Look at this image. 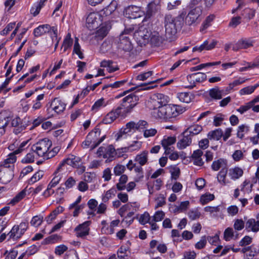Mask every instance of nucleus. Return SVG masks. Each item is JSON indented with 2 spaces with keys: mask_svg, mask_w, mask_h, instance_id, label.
Listing matches in <instances>:
<instances>
[{
  "mask_svg": "<svg viewBox=\"0 0 259 259\" xmlns=\"http://www.w3.org/2000/svg\"><path fill=\"white\" fill-rule=\"evenodd\" d=\"M184 23V17H165V38L158 33L150 35V41L154 46H159L164 39L168 42L174 41L178 30H181Z\"/></svg>",
  "mask_w": 259,
  "mask_h": 259,
  "instance_id": "f257e3e1",
  "label": "nucleus"
},
{
  "mask_svg": "<svg viewBox=\"0 0 259 259\" xmlns=\"http://www.w3.org/2000/svg\"><path fill=\"white\" fill-rule=\"evenodd\" d=\"M139 100V97L136 95V92L125 96L120 101L119 105L115 110H112L104 117L102 122L110 124L119 116H125L132 111L138 104Z\"/></svg>",
  "mask_w": 259,
  "mask_h": 259,
  "instance_id": "f03ea898",
  "label": "nucleus"
},
{
  "mask_svg": "<svg viewBox=\"0 0 259 259\" xmlns=\"http://www.w3.org/2000/svg\"><path fill=\"white\" fill-rule=\"evenodd\" d=\"M157 97L160 100L159 103L161 105L158 107V115L160 118L170 120L182 114L184 111V109L180 106L167 104V101L166 100L165 101H162V99H164L165 97H167L163 94H159Z\"/></svg>",
  "mask_w": 259,
  "mask_h": 259,
  "instance_id": "7ed1b4c3",
  "label": "nucleus"
},
{
  "mask_svg": "<svg viewBox=\"0 0 259 259\" xmlns=\"http://www.w3.org/2000/svg\"><path fill=\"white\" fill-rule=\"evenodd\" d=\"M52 141L47 138L40 140L32 145L31 150L38 156H44L52 146Z\"/></svg>",
  "mask_w": 259,
  "mask_h": 259,
  "instance_id": "20e7f679",
  "label": "nucleus"
},
{
  "mask_svg": "<svg viewBox=\"0 0 259 259\" xmlns=\"http://www.w3.org/2000/svg\"><path fill=\"white\" fill-rule=\"evenodd\" d=\"M151 33L146 28H141L134 33V37L137 43L141 46H145L148 42Z\"/></svg>",
  "mask_w": 259,
  "mask_h": 259,
  "instance_id": "39448f33",
  "label": "nucleus"
},
{
  "mask_svg": "<svg viewBox=\"0 0 259 259\" xmlns=\"http://www.w3.org/2000/svg\"><path fill=\"white\" fill-rule=\"evenodd\" d=\"M101 27L96 31L92 39L97 41L102 40L108 34L109 30L111 28V23L109 21H106L104 23H101L100 25Z\"/></svg>",
  "mask_w": 259,
  "mask_h": 259,
  "instance_id": "423d86ee",
  "label": "nucleus"
},
{
  "mask_svg": "<svg viewBox=\"0 0 259 259\" xmlns=\"http://www.w3.org/2000/svg\"><path fill=\"white\" fill-rule=\"evenodd\" d=\"M14 165H12V168H2L0 169V182L4 184L9 183L13 179L14 174Z\"/></svg>",
  "mask_w": 259,
  "mask_h": 259,
  "instance_id": "0eeeda50",
  "label": "nucleus"
},
{
  "mask_svg": "<svg viewBox=\"0 0 259 259\" xmlns=\"http://www.w3.org/2000/svg\"><path fill=\"white\" fill-rule=\"evenodd\" d=\"M253 42L254 41L250 38H242L236 43L232 45V50L234 51H238L241 49H246L252 47Z\"/></svg>",
  "mask_w": 259,
  "mask_h": 259,
  "instance_id": "6e6552de",
  "label": "nucleus"
},
{
  "mask_svg": "<svg viewBox=\"0 0 259 259\" xmlns=\"http://www.w3.org/2000/svg\"><path fill=\"white\" fill-rule=\"evenodd\" d=\"M90 224V221H86L78 225L74 229V231L76 232V236L77 237L84 238L87 235H88L90 231L89 226Z\"/></svg>",
  "mask_w": 259,
  "mask_h": 259,
  "instance_id": "1a4fd4ad",
  "label": "nucleus"
},
{
  "mask_svg": "<svg viewBox=\"0 0 259 259\" xmlns=\"http://www.w3.org/2000/svg\"><path fill=\"white\" fill-rule=\"evenodd\" d=\"M118 42L119 48L125 51H130L133 49V45L128 36L120 34Z\"/></svg>",
  "mask_w": 259,
  "mask_h": 259,
  "instance_id": "9d476101",
  "label": "nucleus"
},
{
  "mask_svg": "<svg viewBox=\"0 0 259 259\" xmlns=\"http://www.w3.org/2000/svg\"><path fill=\"white\" fill-rule=\"evenodd\" d=\"M11 125L14 127L13 133L18 135L24 130L27 124H24L19 117H17L13 119L11 121Z\"/></svg>",
  "mask_w": 259,
  "mask_h": 259,
  "instance_id": "9b49d317",
  "label": "nucleus"
},
{
  "mask_svg": "<svg viewBox=\"0 0 259 259\" xmlns=\"http://www.w3.org/2000/svg\"><path fill=\"white\" fill-rule=\"evenodd\" d=\"M181 138L177 143V147L180 149H183L189 146L192 142V137L190 136V134L186 135L185 131H184L181 135Z\"/></svg>",
  "mask_w": 259,
  "mask_h": 259,
  "instance_id": "f8f14e48",
  "label": "nucleus"
},
{
  "mask_svg": "<svg viewBox=\"0 0 259 259\" xmlns=\"http://www.w3.org/2000/svg\"><path fill=\"white\" fill-rule=\"evenodd\" d=\"M123 15H137V16H142L144 15L143 11H141V9L139 7L136 6L132 5L129 6L124 8L123 12Z\"/></svg>",
  "mask_w": 259,
  "mask_h": 259,
  "instance_id": "ddd939ff",
  "label": "nucleus"
},
{
  "mask_svg": "<svg viewBox=\"0 0 259 259\" xmlns=\"http://www.w3.org/2000/svg\"><path fill=\"white\" fill-rule=\"evenodd\" d=\"M101 17H86V26L90 30L97 28L101 25Z\"/></svg>",
  "mask_w": 259,
  "mask_h": 259,
  "instance_id": "4468645a",
  "label": "nucleus"
},
{
  "mask_svg": "<svg viewBox=\"0 0 259 259\" xmlns=\"http://www.w3.org/2000/svg\"><path fill=\"white\" fill-rule=\"evenodd\" d=\"M206 77L204 73L197 72L188 75L187 79L190 83L192 81H194V83L202 82L206 79Z\"/></svg>",
  "mask_w": 259,
  "mask_h": 259,
  "instance_id": "2eb2a0df",
  "label": "nucleus"
},
{
  "mask_svg": "<svg viewBox=\"0 0 259 259\" xmlns=\"http://www.w3.org/2000/svg\"><path fill=\"white\" fill-rule=\"evenodd\" d=\"M51 107H52L53 109L57 113H60L65 109L66 104L58 98H55L51 104Z\"/></svg>",
  "mask_w": 259,
  "mask_h": 259,
  "instance_id": "dca6fc26",
  "label": "nucleus"
},
{
  "mask_svg": "<svg viewBox=\"0 0 259 259\" xmlns=\"http://www.w3.org/2000/svg\"><path fill=\"white\" fill-rule=\"evenodd\" d=\"M51 30V27L49 24L41 25L35 28L33 34L35 37H38L42 36L46 33H49Z\"/></svg>",
  "mask_w": 259,
  "mask_h": 259,
  "instance_id": "f3484780",
  "label": "nucleus"
},
{
  "mask_svg": "<svg viewBox=\"0 0 259 259\" xmlns=\"http://www.w3.org/2000/svg\"><path fill=\"white\" fill-rule=\"evenodd\" d=\"M245 229L248 231L257 232L259 231V228L257 226L256 221L254 219H248L245 225Z\"/></svg>",
  "mask_w": 259,
  "mask_h": 259,
  "instance_id": "a211bd4d",
  "label": "nucleus"
},
{
  "mask_svg": "<svg viewBox=\"0 0 259 259\" xmlns=\"http://www.w3.org/2000/svg\"><path fill=\"white\" fill-rule=\"evenodd\" d=\"M241 251L245 254V259H252L255 254L258 253V251H256L253 246L244 247L242 249Z\"/></svg>",
  "mask_w": 259,
  "mask_h": 259,
  "instance_id": "6ab92c4d",
  "label": "nucleus"
},
{
  "mask_svg": "<svg viewBox=\"0 0 259 259\" xmlns=\"http://www.w3.org/2000/svg\"><path fill=\"white\" fill-rule=\"evenodd\" d=\"M224 91L220 90L218 87L212 88L209 90V96L214 100H220L222 98Z\"/></svg>",
  "mask_w": 259,
  "mask_h": 259,
  "instance_id": "aec40b11",
  "label": "nucleus"
},
{
  "mask_svg": "<svg viewBox=\"0 0 259 259\" xmlns=\"http://www.w3.org/2000/svg\"><path fill=\"white\" fill-rule=\"evenodd\" d=\"M227 161L226 159L223 158H220L217 160L213 161L211 164V168L213 170L217 171L221 167L227 168Z\"/></svg>",
  "mask_w": 259,
  "mask_h": 259,
  "instance_id": "412c9836",
  "label": "nucleus"
},
{
  "mask_svg": "<svg viewBox=\"0 0 259 259\" xmlns=\"http://www.w3.org/2000/svg\"><path fill=\"white\" fill-rule=\"evenodd\" d=\"M16 161V154L14 152L10 153L9 155V157L5 159L3 163L1 164V166H3V168H9L11 169L12 168V166H10V164H13Z\"/></svg>",
  "mask_w": 259,
  "mask_h": 259,
  "instance_id": "4be33fe9",
  "label": "nucleus"
},
{
  "mask_svg": "<svg viewBox=\"0 0 259 259\" xmlns=\"http://www.w3.org/2000/svg\"><path fill=\"white\" fill-rule=\"evenodd\" d=\"M46 1L47 0H39V2L34 3L30 10L31 13L34 16L37 15Z\"/></svg>",
  "mask_w": 259,
  "mask_h": 259,
  "instance_id": "5701e85b",
  "label": "nucleus"
},
{
  "mask_svg": "<svg viewBox=\"0 0 259 259\" xmlns=\"http://www.w3.org/2000/svg\"><path fill=\"white\" fill-rule=\"evenodd\" d=\"M223 136V132L221 128H218L209 132L207 134V137L209 140L218 141Z\"/></svg>",
  "mask_w": 259,
  "mask_h": 259,
  "instance_id": "b1692460",
  "label": "nucleus"
},
{
  "mask_svg": "<svg viewBox=\"0 0 259 259\" xmlns=\"http://www.w3.org/2000/svg\"><path fill=\"white\" fill-rule=\"evenodd\" d=\"M202 130V127L198 124H195L189 126L185 130L186 135L190 134V136L192 137L194 135L198 134Z\"/></svg>",
  "mask_w": 259,
  "mask_h": 259,
  "instance_id": "393cba45",
  "label": "nucleus"
},
{
  "mask_svg": "<svg viewBox=\"0 0 259 259\" xmlns=\"http://www.w3.org/2000/svg\"><path fill=\"white\" fill-rule=\"evenodd\" d=\"M160 9L159 6L154 3H150L147 6V16L156 15Z\"/></svg>",
  "mask_w": 259,
  "mask_h": 259,
  "instance_id": "a878e982",
  "label": "nucleus"
},
{
  "mask_svg": "<svg viewBox=\"0 0 259 259\" xmlns=\"http://www.w3.org/2000/svg\"><path fill=\"white\" fill-rule=\"evenodd\" d=\"M243 174V171L241 168L235 167L230 169L229 175L232 179L236 180L241 177Z\"/></svg>",
  "mask_w": 259,
  "mask_h": 259,
  "instance_id": "bb28decb",
  "label": "nucleus"
},
{
  "mask_svg": "<svg viewBox=\"0 0 259 259\" xmlns=\"http://www.w3.org/2000/svg\"><path fill=\"white\" fill-rule=\"evenodd\" d=\"M160 80V79H157V80H154V81H150V82H147V83H141L140 85H139L138 86H137L136 87V88H137L138 87H144V88H142V90H148L153 89L154 88H155V87H156L157 86V85H154V86H150V85H151L152 84H153V83H156L157 82H158ZM135 89H136V88H132L130 89V90H126V91H128V93L131 92H132V91H134V90Z\"/></svg>",
  "mask_w": 259,
  "mask_h": 259,
  "instance_id": "cd10ccee",
  "label": "nucleus"
},
{
  "mask_svg": "<svg viewBox=\"0 0 259 259\" xmlns=\"http://www.w3.org/2000/svg\"><path fill=\"white\" fill-rule=\"evenodd\" d=\"M178 98L181 102L189 103L192 99H194V96L193 94H190L189 93H179L178 94Z\"/></svg>",
  "mask_w": 259,
  "mask_h": 259,
  "instance_id": "c85d7f7f",
  "label": "nucleus"
},
{
  "mask_svg": "<svg viewBox=\"0 0 259 259\" xmlns=\"http://www.w3.org/2000/svg\"><path fill=\"white\" fill-rule=\"evenodd\" d=\"M101 131V129L96 126L88 134V136H90L91 139H92L93 143H95V142H97L101 138H100Z\"/></svg>",
  "mask_w": 259,
  "mask_h": 259,
  "instance_id": "c756f323",
  "label": "nucleus"
},
{
  "mask_svg": "<svg viewBox=\"0 0 259 259\" xmlns=\"http://www.w3.org/2000/svg\"><path fill=\"white\" fill-rule=\"evenodd\" d=\"M26 195V191L23 189L19 193H18L9 202V204L12 205H15L16 203L20 201Z\"/></svg>",
  "mask_w": 259,
  "mask_h": 259,
  "instance_id": "7c9ffc66",
  "label": "nucleus"
},
{
  "mask_svg": "<svg viewBox=\"0 0 259 259\" xmlns=\"http://www.w3.org/2000/svg\"><path fill=\"white\" fill-rule=\"evenodd\" d=\"M116 7V2H112L108 6L103 10V15L105 16H109L111 15H114V12Z\"/></svg>",
  "mask_w": 259,
  "mask_h": 259,
  "instance_id": "2f4dec72",
  "label": "nucleus"
},
{
  "mask_svg": "<svg viewBox=\"0 0 259 259\" xmlns=\"http://www.w3.org/2000/svg\"><path fill=\"white\" fill-rule=\"evenodd\" d=\"M147 151H144L141 154L137 155L135 161H138L141 165H144L147 162Z\"/></svg>",
  "mask_w": 259,
  "mask_h": 259,
  "instance_id": "473e14b6",
  "label": "nucleus"
},
{
  "mask_svg": "<svg viewBox=\"0 0 259 259\" xmlns=\"http://www.w3.org/2000/svg\"><path fill=\"white\" fill-rule=\"evenodd\" d=\"M73 44V39L71 37L70 33H68L65 39H64L63 45L62 46V48L64 47L63 52L66 51V50L70 48Z\"/></svg>",
  "mask_w": 259,
  "mask_h": 259,
  "instance_id": "72a5a7b5",
  "label": "nucleus"
},
{
  "mask_svg": "<svg viewBox=\"0 0 259 259\" xmlns=\"http://www.w3.org/2000/svg\"><path fill=\"white\" fill-rule=\"evenodd\" d=\"M227 171L228 170L227 168H222L221 170L218 174L217 179L218 181L224 185L227 184L225 179Z\"/></svg>",
  "mask_w": 259,
  "mask_h": 259,
  "instance_id": "f704fd0d",
  "label": "nucleus"
},
{
  "mask_svg": "<svg viewBox=\"0 0 259 259\" xmlns=\"http://www.w3.org/2000/svg\"><path fill=\"white\" fill-rule=\"evenodd\" d=\"M28 227V222H21L19 225H14L13 226V231L16 230V232L17 230H20V235H23L25 231L27 230Z\"/></svg>",
  "mask_w": 259,
  "mask_h": 259,
  "instance_id": "c9c22d12",
  "label": "nucleus"
},
{
  "mask_svg": "<svg viewBox=\"0 0 259 259\" xmlns=\"http://www.w3.org/2000/svg\"><path fill=\"white\" fill-rule=\"evenodd\" d=\"M176 142V138L175 137H167L163 139L161 142V144L163 148L170 146Z\"/></svg>",
  "mask_w": 259,
  "mask_h": 259,
  "instance_id": "e433bc0d",
  "label": "nucleus"
},
{
  "mask_svg": "<svg viewBox=\"0 0 259 259\" xmlns=\"http://www.w3.org/2000/svg\"><path fill=\"white\" fill-rule=\"evenodd\" d=\"M60 237L57 234L52 235L45 239L41 244L43 245L54 243L60 239Z\"/></svg>",
  "mask_w": 259,
  "mask_h": 259,
  "instance_id": "4c0bfd02",
  "label": "nucleus"
},
{
  "mask_svg": "<svg viewBox=\"0 0 259 259\" xmlns=\"http://www.w3.org/2000/svg\"><path fill=\"white\" fill-rule=\"evenodd\" d=\"M214 199V195L213 194L210 193L205 194L201 196L200 201L202 205H204Z\"/></svg>",
  "mask_w": 259,
  "mask_h": 259,
  "instance_id": "58836bf2",
  "label": "nucleus"
},
{
  "mask_svg": "<svg viewBox=\"0 0 259 259\" xmlns=\"http://www.w3.org/2000/svg\"><path fill=\"white\" fill-rule=\"evenodd\" d=\"M234 236V233L232 228H226L224 232V239L227 241H230Z\"/></svg>",
  "mask_w": 259,
  "mask_h": 259,
  "instance_id": "ea45409f",
  "label": "nucleus"
},
{
  "mask_svg": "<svg viewBox=\"0 0 259 259\" xmlns=\"http://www.w3.org/2000/svg\"><path fill=\"white\" fill-rule=\"evenodd\" d=\"M249 130V127L245 125L242 124L239 126L237 134V137L241 139H243L244 137V134L243 133H247Z\"/></svg>",
  "mask_w": 259,
  "mask_h": 259,
  "instance_id": "a19ab883",
  "label": "nucleus"
},
{
  "mask_svg": "<svg viewBox=\"0 0 259 259\" xmlns=\"http://www.w3.org/2000/svg\"><path fill=\"white\" fill-rule=\"evenodd\" d=\"M20 230H17L16 232V230L13 231V227L11 229V230L9 232V233L7 234L9 236L8 240L11 239H13L14 240H17L20 238L23 235H20Z\"/></svg>",
  "mask_w": 259,
  "mask_h": 259,
  "instance_id": "79ce46f5",
  "label": "nucleus"
},
{
  "mask_svg": "<svg viewBox=\"0 0 259 259\" xmlns=\"http://www.w3.org/2000/svg\"><path fill=\"white\" fill-rule=\"evenodd\" d=\"M44 176L42 170H38L29 179V184H32L40 180Z\"/></svg>",
  "mask_w": 259,
  "mask_h": 259,
  "instance_id": "37998d69",
  "label": "nucleus"
},
{
  "mask_svg": "<svg viewBox=\"0 0 259 259\" xmlns=\"http://www.w3.org/2000/svg\"><path fill=\"white\" fill-rule=\"evenodd\" d=\"M43 217L40 215H36L32 218L30 224L32 226L35 227L39 226L43 222Z\"/></svg>",
  "mask_w": 259,
  "mask_h": 259,
  "instance_id": "c03bdc74",
  "label": "nucleus"
},
{
  "mask_svg": "<svg viewBox=\"0 0 259 259\" xmlns=\"http://www.w3.org/2000/svg\"><path fill=\"white\" fill-rule=\"evenodd\" d=\"M233 227L236 231H240L245 227L244 222L242 219H236Z\"/></svg>",
  "mask_w": 259,
  "mask_h": 259,
  "instance_id": "a18cd8bd",
  "label": "nucleus"
},
{
  "mask_svg": "<svg viewBox=\"0 0 259 259\" xmlns=\"http://www.w3.org/2000/svg\"><path fill=\"white\" fill-rule=\"evenodd\" d=\"M171 174V180H177L180 177L181 174L180 169L177 166H174L172 169L170 170Z\"/></svg>",
  "mask_w": 259,
  "mask_h": 259,
  "instance_id": "49530a36",
  "label": "nucleus"
},
{
  "mask_svg": "<svg viewBox=\"0 0 259 259\" xmlns=\"http://www.w3.org/2000/svg\"><path fill=\"white\" fill-rule=\"evenodd\" d=\"M116 193V189L114 187L112 188L106 192L105 195L102 198V200L104 202H107L109 198L111 197V195H113L115 196Z\"/></svg>",
  "mask_w": 259,
  "mask_h": 259,
  "instance_id": "de8ad7c7",
  "label": "nucleus"
},
{
  "mask_svg": "<svg viewBox=\"0 0 259 259\" xmlns=\"http://www.w3.org/2000/svg\"><path fill=\"white\" fill-rule=\"evenodd\" d=\"M104 101L105 100L103 98L98 100L93 105L92 110L98 111L101 106H106L107 104H104Z\"/></svg>",
  "mask_w": 259,
  "mask_h": 259,
  "instance_id": "09e8293b",
  "label": "nucleus"
},
{
  "mask_svg": "<svg viewBox=\"0 0 259 259\" xmlns=\"http://www.w3.org/2000/svg\"><path fill=\"white\" fill-rule=\"evenodd\" d=\"M34 152L28 153L27 154L24 158L22 160V162L23 163H32L34 161Z\"/></svg>",
  "mask_w": 259,
  "mask_h": 259,
  "instance_id": "8fccbe9b",
  "label": "nucleus"
},
{
  "mask_svg": "<svg viewBox=\"0 0 259 259\" xmlns=\"http://www.w3.org/2000/svg\"><path fill=\"white\" fill-rule=\"evenodd\" d=\"M207 243V239L205 236L201 237L200 240L195 244V247L197 249H201L205 247Z\"/></svg>",
  "mask_w": 259,
  "mask_h": 259,
  "instance_id": "3c124183",
  "label": "nucleus"
},
{
  "mask_svg": "<svg viewBox=\"0 0 259 259\" xmlns=\"http://www.w3.org/2000/svg\"><path fill=\"white\" fill-rule=\"evenodd\" d=\"M188 217L191 220H195L200 218V212L197 210H191L188 213Z\"/></svg>",
  "mask_w": 259,
  "mask_h": 259,
  "instance_id": "603ef678",
  "label": "nucleus"
},
{
  "mask_svg": "<svg viewBox=\"0 0 259 259\" xmlns=\"http://www.w3.org/2000/svg\"><path fill=\"white\" fill-rule=\"evenodd\" d=\"M125 170V167L121 164H117L114 168V173L116 176H119Z\"/></svg>",
  "mask_w": 259,
  "mask_h": 259,
  "instance_id": "864d4df0",
  "label": "nucleus"
},
{
  "mask_svg": "<svg viewBox=\"0 0 259 259\" xmlns=\"http://www.w3.org/2000/svg\"><path fill=\"white\" fill-rule=\"evenodd\" d=\"M201 12V8L199 6L195 7L194 8H192L188 13V16L196 15V16H200Z\"/></svg>",
  "mask_w": 259,
  "mask_h": 259,
  "instance_id": "5fc2aeb1",
  "label": "nucleus"
},
{
  "mask_svg": "<svg viewBox=\"0 0 259 259\" xmlns=\"http://www.w3.org/2000/svg\"><path fill=\"white\" fill-rule=\"evenodd\" d=\"M156 200H158L157 204L155 206V209H156L158 207H162L166 204L165 198L163 195L159 194V197L156 199Z\"/></svg>",
  "mask_w": 259,
  "mask_h": 259,
  "instance_id": "6e6d98bb",
  "label": "nucleus"
},
{
  "mask_svg": "<svg viewBox=\"0 0 259 259\" xmlns=\"http://www.w3.org/2000/svg\"><path fill=\"white\" fill-rule=\"evenodd\" d=\"M165 215V213L161 210L157 211L155 212L153 216V221L156 222L161 221L163 219Z\"/></svg>",
  "mask_w": 259,
  "mask_h": 259,
  "instance_id": "4d7b16f0",
  "label": "nucleus"
},
{
  "mask_svg": "<svg viewBox=\"0 0 259 259\" xmlns=\"http://www.w3.org/2000/svg\"><path fill=\"white\" fill-rule=\"evenodd\" d=\"M15 25V22H12L8 24L7 26L2 31L0 32L2 35H7L10 31L12 30Z\"/></svg>",
  "mask_w": 259,
  "mask_h": 259,
  "instance_id": "13d9d810",
  "label": "nucleus"
},
{
  "mask_svg": "<svg viewBox=\"0 0 259 259\" xmlns=\"http://www.w3.org/2000/svg\"><path fill=\"white\" fill-rule=\"evenodd\" d=\"M8 117H3V113H0V129L4 128L8 124Z\"/></svg>",
  "mask_w": 259,
  "mask_h": 259,
  "instance_id": "bf43d9fd",
  "label": "nucleus"
},
{
  "mask_svg": "<svg viewBox=\"0 0 259 259\" xmlns=\"http://www.w3.org/2000/svg\"><path fill=\"white\" fill-rule=\"evenodd\" d=\"M141 146V142L138 141H134L132 144L129 145L130 152L139 150Z\"/></svg>",
  "mask_w": 259,
  "mask_h": 259,
  "instance_id": "052dcab7",
  "label": "nucleus"
},
{
  "mask_svg": "<svg viewBox=\"0 0 259 259\" xmlns=\"http://www.w3.org/2000/svg\"><path fill=\"white\" fill-rule=\"evenodd\" d=\"M152 74L153 71H152L141 73L137 76V79L139 80H145L151 76Z\"/></svg>",
  "mask_w": 259,
  "mask_h": 259,
  "instance_id": "680f3d73",
  "label": "nucleus"
},
{
  "mask_svg": "<svg viewBox=\"0 0 259 259\" xmlns=\"http://www.w3.org/2000/svg\"><path fill=\"white\" fill-rule=\"evenodd\" d=\"M149 214L147 212H145L140 216L139 221L141 224L145 225L149 222Z\"/></svg>",
  "mask_w": 259,
  "mask_h": 259,
  "instance_id": "e2e57ef3",
  "label": "nucleus"
},
{
  "mask_svg": "<svg viewBox=\"0 0 259 259\" xmlns=\"http://www.w3.org/2000/svg\"><path fill=\"white\" fill-rule=\"evenodd\" d=\"M68 249V247L65 245H60L57 246L55 250V252L57 255H61Z\"/></svg>",
  "mask_w": 259,
  "mask_h": 259,
  "instance_id": "0e129e2a",
  "label": "nucleus"
},
{
  "mask_svg": "<svg viewBox=\"0 0 259 259\" xmlns=\"http://www.w3.org/2000/svg\"><path fill=\"white\" fill-rule=\"evenodd\" d=\"M107 155L108 154L110 157H113L115 155L118 154V152L116 150L112 145H110L107 148Z\"/></svg>",
  "mask_w": 259,
  "mask_h": 259,
  "instance_id": "69168bd1",
  "label": "nucleus"
},
{
  "mask_svg": "<svg viewBox=\"0 0 259 259\" xmlns=\"http://www.w3.org/2000/svg\"><path fill=\"white\" fill-rule=\"evenodd\" d=\"M241 17H232L231 21L229 23V26L235 28L241 23Z\"/></svg>",
  "mask_w": 259,
  "mask_h": 259,
  "instance_id": "338daca9",
  "label": "nucleus"
},
{
  "mask_svg": "<svg viewBox=\"0 0 259 259\" xmlns=\"http://www.w3.org/2000/svg\"><path fill=\"white\" fill-rule=\"evenodd\" d=\"M234 160L236 161H240L243 157V154L241 150H236L232 155Z\"/></svg>",
  "mask_w": 259,
  "mask_h": 259,
  "instance_id": "774afa93",
  "label": "nucleus"
}]
</instances>
